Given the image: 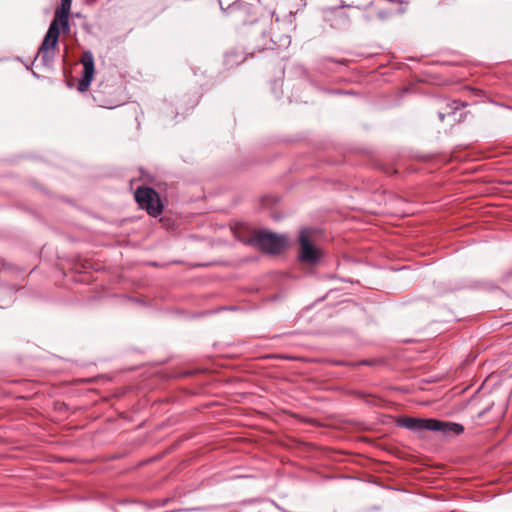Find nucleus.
<instances>
[{
    "instance_id": "f257e3e1",
    "label": "nucleus",
    "mask_w": 512,
    "mask_h": 512,
    "mask_svg": "<svg viewBox=\"0 0 512 512\" xmlns=\"http://www.w3.org/2000/svg\"><path fill=\"white\" fill-rule=\"evenodd\" d=\"M397 426L403 427L413 433L421 434L423 431L439 432L443 436L459 435L464 431L461 424L441 421L434 418H415L404 416L397 420Z\"/></svg>"
},
{
    "instance_id": "9d476101",
    "label": "nucleus",
    "mask_w": 512,
    "mask_h": 512,
    "mask_svg": "<svg viewBox=\"0 0 512 512\" xmlns=\"http://www.w3.org/2000/svg\"><path fill=\"white\" fill-rule=\"evenodd\" d=\"M444 117H445V115L443 113H439V118H440L441 121L444 120Z\"/></svg>"
},
{
    "instance_id": "0eeeda50",
    "label": "nucleus",
    "mask_w": 512,
    "mask_h": 512,
    "mask_svg": "<svg viewBox=\"0 0 512 512\" xmlns=\"http://www.w3.org/2000/svg\"><path fill=\"white\" fill-rule=\"evenodd\" d=\"M72 0H61L60 5L55 10V15L58 19L69 16L71 10Z\"/></svg>"
},
{
    "instance_id": "20e7f679",
    "label": "nucleus",
    "mask_w": 512,
    "mask_h": 512,
    "mask_svg": "<svg viewBox=\"0 0 512 512\" xmlns=\"http://www.w3.org/2000/svg\"><path fill=\"white\" fill-rule=\"evenodd\" d=\"M135 199L142 209L149 215L156 217L162 211V204L158 194L150 187H139L135 192Z\"/></svg>"
},
{
    "instance_id": "39448f33",
    "label": "nucleus",
    "mask_w": 512,
    "mask_h": 512,
    "mask_svg": "<svg viewBox=\"0 0 512 512\" xmlns=\"http://www.w3.org/2000/svg\"><path fill=\"white\" fill-rule=\"evenodd\" d=\"M309 229H303L299 235V243L301 246L299 259L308 264H314L319 259L318 250L311 244L309 240Z\"/></svg>"
},
{
    "instance_id": "6e6552de",
    "label": "nucleus",
    "mask_w": 512,
    "mask_h": 512,
    "mask_svg": "<svg viewBox=\"0 0 512 512\" xmlns=\"http://www.w3.org/2000/svg\"><path fill=\"white\" fill-rule=\"evenodd\" d=\"M241 3H238V2H234L233 4H231L228 9L231 11V12H235L238 10V8L240 7Z\"/></svg>"
},
{
    "instance_id": "423d86ee",
    "label": "nucleus",
    "mask_w": 512,
    "mask_h": 512,
    "mask_svg": "<svg viewBox=\"0 0 512 512\" xmlns=\"http://www.w3.org/2000/svg\"><path fill=\"white\" fill-rule=\"evenodd\" d=\"M81 63L83 65V74L78 83V90L85 92L89 88L95 72L94 57L91 51H85L83 53Z\"/></svg>"
},
{
    "instance_id": "1a4fd4ad",
    "label": "nucleus",
    "mask_w": 512,
    "mask_h": 512,
    "mask_svg": "<svg viewBox=\"0 0 512 512\" xmlns=\"http://www.w3.org/2000/svg\"><path fill=\"white\" fill-rule=\"evenodd\" d=\"M5 291H6L8 294H10V295H12V294L14 293V291H13L11 288H9V289H7V290H5Z\"/></svg>"
},
{
    "instance_id": "7ed1b4c3",
    "label": "nucleus",
    "mask_w": 512,
    "mask_h": 512,
    "mask_svg": "<svg viewBox=\"0 0 512 512\" xmlns=\"http://www.w3.org/2000/svg\"><path fill=\"white\" fill-rule=\"evenodd\" d=\"M250 243L267 253L277 254L287 245V238L269 231H258L251 237Z\"/></svg>"
},
{
    "instance_id": "f03ea898",
    "label": "nucleus",
    "mask_w": 512,
    "mask_h": 512,
    "mask_svg": "<svg viewBox=\"0 0 512 512\" xmlns=\"http://www.w3.org/2000/svg\"><path fill=\"white\" fill-rule=\"evenodd\" d=\"M60 29L62 33H69V16L60 19L54 16L50 23L36 55V59L39 58L44 66H50L54 62L58 50Z\"/></svg>"
}]
</instances>
